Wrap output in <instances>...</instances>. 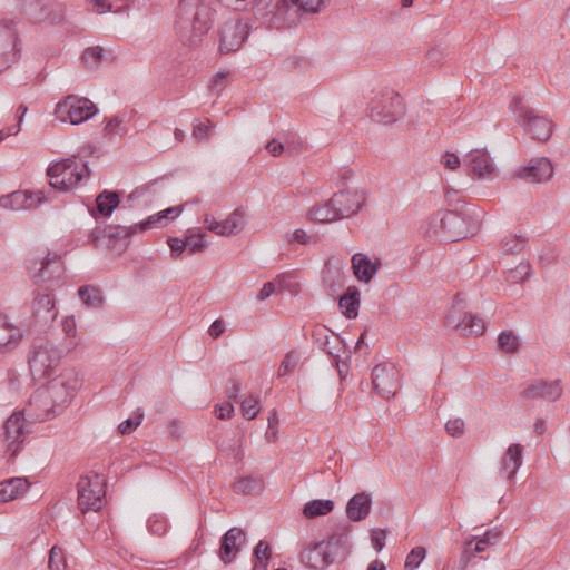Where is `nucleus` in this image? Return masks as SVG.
<instances>
[{"instance_id": "obj_22", "label": "nucleus", "mask_w": 570, "mask_h": 570, "mask_svg": "<svg viewBox=\"0 0 570 570\" xmlns=\"http://www.w3.org/2000/svg\"><path fill=\"white\" fill-rule=\"evenodd\" d=\"M518 176L530 183L548 181L553 176V166L547 157L533 158L528 166L519 169Z\"/></svg>"}, {"instance_id": "obj_60", "label": "nucleus", "mask_w": 570, "mask_h": 570, "mask_svg": "<svg viewBox=\"0 0 570 570\" xmlns=\"http://www.w3.org/2000/svg\"><path fill=\"white\" fill-rule=\"evenodd\" d=\"M386 532L382 529L374 530L371 534V542L376 551H381L385 546Z\"/></svg>"}, {"instance_id": "obj_51", "label": "nucleus", "mask_w": 570, "mask_h": 570, "mask_svg": "<svg viewBox=\"0 0 570 570\" xmlns=\"http://www.w3.org/2000/svg\"><path fill=\"white\" fill-rule=\"evenodd\" d=\"M142 417H144L142 410L137 409V411L135 412V419L129 417L119 424V426H118L119 432L121 434H130L138 425H140Z\"/></svg>"}, {"instance_id": "obj_28", "label": "nucleus", "mask_w": 570, "mask_h": 570, "mask_svg": "<svg viewBox=\"0 0 570 570\" xmlns=\"http://www.w3.org/2000/svg\"><path fill=\"white\" fill-rule=\"evenodd\" d=\"M464 225L465 222L460 214L445 210L443 216L444 235H442V239L456 242L466 238L468 234L463 229Z\"/></svg>"}, {"instance_id": "obj_27", "label": "nucleus", "mask_w": 570, "mask_h": 570, "mask_svg": "<svg viewBox=\"0 0 570 570\" xmlns=\"http://www.w3.org/2000/svg\"><path fill=\"white\" fill-rule=\"evenodd\" d=\"M312 337L314 343L322 351L333 356L334 358H338V346L342 343L338 335H334L331 330L325 326H316L313 330Z\"/></svg>"}, {"instance_id": "obj_49", "label": "nucleus", "mask_w": 570, "mask_h": 570, "mask_svg": "<svg viewBox=\"0 0 570 570\" xmlns=\"http://www.w3.org/2000/svg\"><path fill=\"white\" fill-rule=\"evenodd\" d=\"M531 266L528 262H521L514 269L509 273V279L513 283L524 282L530 277Z\"/></svg>"}, {"instance_id": "obj_35", "label": "nucleus", "mask_w": 570, "mask_h": 570, "mask_svg": "<svg viewBox=\"0 0 570 570\" xmlns=\"http://www.w3.org/2000/svg\"><path fill=\"white\" fill-rule=\"evenodd\" d=\"M219 236L234 235L244 226V213L236 209L226 219L219 222Z\"/></svg>"}, {"instance_id": "obj_23", "label": "nucleus", "mask_w": 570, "mask_h": 570, "mask_svg": "<svg viewBox=\"0 0 570 570\" xmlns=\"http://www.w3.org/2000/svg\"><path fill=\"white\" fill-rule=\"evenodd\" d=\"M563 393V386L561 380H554L551 382L539 380L529 385L523 392L522 396L525 399H544L550 402H554L561 397Z\"/></svg>"}, {"instance_id": "obj_21", "label": "nucleus", "mask_w": 570, "mask_h": 570, "mask_svg": "<svg viewBox=\"0 0 570 570\" xmlns=\"http://www.w3.org/2000/svg\"><path fill=\"white\" fill-rule=\"evenodd\" d=\"M31 314L33 322L40 326H47L53 322L58 315L53 296L38 293L31 303Z\"/></svg>"}, {"instance_id": "obj_44", "label": "nucleus", "mask_w": 570, "mask_h": 570, "mask_svg": "<svg viewBox=\"0 0 570 570\" xmlns=\"http://www.w3.org/2000/svg\"><path fill=\"white\" fill-rule=\"evenodd\" d=\"M301 356L295 351H289L283 358L279 368L278 376H285L289 374L299 363Z\"/></svg>"}, {"instance_id": "obj_33", "label": "nucleus", "mask_w": 570, "mask_h": 570, "mask_svg": "<svg viewBox=\"0 0 570 570\" xmlns=\"http://www.w3.org/2000/svg\"><path fill=\"white\" fill-rule=\"evenodd\" d=\"M323 285L327 294L335 297L343 288L345 279L338 269H326L322 276Z\"/></svg>"}, {"instance_id": "obj_26", "label": "nucleus", "mask_w": 570, "mask_h": 570, "mask_svg": "<svg viewBox=\"0 0 570 570\" xmlns=\"http://www.w3.org/2000/svg\"><path fill=\"white\" fill-rule=\"evenodd\" d=\"M380 267V259L372 261L363 253H356L352 256V268L360 282L370 283Z\"/></svg>"}, {"instance_id": "obj_48", "label": "nucleus", "mask_w": 570, "mask_h": 570, "mask_svg": "<svg viewBox=\"0 0 570 570\" xmlns=\"http://www.w3.org/2000/svg\"><path fill=\"white\" fill-rule=\"evenodd\" d=\"M48 567L50 570H65V557L61 548L53 546L49 552Z\"/></svg>"}, {"instance_id": "obj_39", "label": "nucleus", "mask_w": 570, "mask_h": 570, "mask_svg": "<svg viewBox=\"0 0 570 570\" xmlns=\"http://www.w3.org/2000/svg\"><path fill=\"white\" fill-rule=\"evenodd\" d=\"M500 350L508 354H514L519 350V338L511 331H503L498 336Z\"/></svg>"}, {"instance_id": "obj_53", "label": "nucleus", "mask_w": 570, "mask_h": 570, "mask_svg": "<svg viewBox=\"0 0 570 570\" xmlns=\"http://www.w3.org/2000/svg\"><path fill=\"white\" fill-rule=\"evenodd\" d=\"M464 425L465 424L462 419L455 417L446 422L445 430L450 435L459 438L464 433Z\"/></svg>"}, {"instance_id": "obj_36", "label": "nucleus", "mask_w": 570, "mask_h": 570, "mask_svg": "<svg viewBox=\"0 0 570 570\" xmlns=\"http://www.w3.org/2000/svg\"><path fill=\"white\" fill-rule=\"evenodd\" d=\"M334 509V502L332 500L315 499L308 501L303 508V514L313 519L320 515H326Z\"/></svg>"}, {"instance_id": "obj_43", "label": "nucleus", "mask_w": 570, "mask_h": 570, "mask_svg": "<svg viewBox=\"0 0 570 570\" xmlns=\"http://www.w3.org/2000/svg\"><path fill=\"white\" fill-rule=\"evenodd\" d=\"M443 216L444 212H438L431 216L426 229L430 237L442 238V235H444Z\"/></svg>"}, {"instance_id": "obj_45", "label": "nucleus", "mask_w": 570, "mask_h": 570, "mask_svg": "<svg viewBox=\"0 0 570 570\" xmlns=\"http://www.w3.org/2000/svg\"><path fill=\"white\" fill-rule=\"evenodd\" d=\"M240 410H242V414L247 420L255 419L257 416V414L259 413L258 399L254 395L247 396L246 399H244L242 401Z\"/></svg>"}, {"instance_id": "obj_3", "label": "nucleus", "mask_w": 570, "mask_h": 570, "mask_svg": "<svg viewBox=\"0 0 570 570\" xmlns=\"http://www.w3.org/2000/svg\"><path fill=\"white\" fill-rule=\"evenodd\" d=\"M350 549L348 532H334L325 540L311 542L301 551L299 560L311 570H325L337 559L346 558Z\"/></svg>"}, {"instance_id": "obj_55", "label": "nucleus", "mask_w": 570, "mask_h": 570, "mask_svg": "<svg viewBox=\"0 0 570 570\" xmlns=\"http://www.w3.org/2000/svg\"><path fill=\"white\" fill-rule=\"evenodd\" d=\"M500 533L499 532H495L493 533L492 531H488L483 534V537H481L476 543H475V547H474V553H479V552H482L487 549L488 544L492 543L493 541L498 540Z\"/></svg>"}, {"instance_id": "obj_18", "label": "nucleus", "mask_w": 570, "mask_h": 570, "mask_svg": "<svg viewBox=\"0 0 570 570\" xmlns=\"http://www.w3.org/2000/svg\"><path fill=\"white\" fill-rule=\"evenodd\" d=\"M249 35V26L242 20L227 21L220 31L222 52L227 53L238 50Z\"/></svg>"}, {"instance_id": "obj_20", "label": "nucleus", "mask_w": 570, "mask_h": 570, "mask_svg": "<svg viewBox=\"0 0 570 570\" xmlns=\"http://www.w3.org/2000/svg\"><path fill=\"white\" fill-rule=\"evenodd\" d=\"M246 543V533L237 527L230 528L222 538L219 558L224 563H230Z\"/></svg>"}, {"instance_id": "obj_19", "label": "nucleus", "mask_w": 570, "mask_h": 570, "mask_svg": "<svg viewBox=\"0 0 570 570\" xmlns=\"http://www.w3.org/2000/svg\"><path fill=\"white\" fill-rule=\"evenodd\" d=\"M464 163L478 178H490L495 171L494 161L484 148L470 150L464 157Z\"/></svg>"}, {"instance_id": "obj_54", "label": "nucleus", "mask_w": 570, "mask_h": 570, "mask_svg": "<svg viewBox=\"0 0 570 570\" xmlns=\"http://www.w3.org/2000/svg\"><path fill=\"white\" fill-rule=\"evenodd\" d=\"M148 529L154 534L163 535L167 531V523L163 518L154 515L148 519Z\"/></svg>"}, {"instance_id": "obj_57", "label": "nucleus", "mask_w": 570, "mask_h": 570, "mask_svg": "<svg viewBox=\"0 0 570 570\" xmlns=\"http://www.w3.org/2000/svg\"><path fill=\"white\" fill-rule=\"evenodd\" d=\"M167 244L170 247V253L174 258H179L184 250H186L185 239L169 237Z\"/></svg>"}, {"instance_id": "obj_47", "label": "nucleus", "mask_w": 570, "mask_h": 570, "mask_svg": "<svg viewBox=\"0 0 570 570\" xmlns=\"http://www.w3.org/2000/svg\"><path fill=\"white\" fill-rule=\"evenodd\" d=\"M168 224V220L165 218V215L161 212L150 215L145 220L138 223L139 233L146 232L151 228L163 227Z\"/></svg>"}, {"instance_id": "obj_62", "label": "nucleus", "mask_w": 570, "mask_h": 570, "mask_svg": "<svg viewBox=\"0 0 570 570\" xmlns=\"http://www.w3.org/2000/svg\"><path fill=\"white\" fill-rule=\"evenodd\" d=\"M217 417L220 420L230 419L234 414V405L230 402H225L217 405L215 409Z\"/></svg>"}, {"instance_id": "obj_59", "label": "nucleus", "mask_w": 570, "mask_h": 570, "mask_svg": "<svg viewBox=\"0 0 570 570\" xmlns=\"http://www.w3.org/2000/svg\"><path fill=\"white\" fill-rule=\"evenodd\" d=\"M441 164L451 170H455L460 167L461 160L454 153L446 151L441 157Z\"/></svg>"}, {"instance_id": "obj_1", "label": "nucleus", "mask_w": 570, "mask_h": 570, "mask_svg": "<svg viewBox=\"0 0 570 570\" xmlns=\"http://www.w3.org/2000/svg\"><path fill=\"white\" fill-rule=\"evenodd\" d=\"M81 385L79 373L75 368H67L58 376L49 381L45 389L38 390L32 395V405H43V412L30 415L39 422L50 420L57 415L73 397Z\"/></svg>"}, {"instance_id": "obj_38", "label": "nucleus", "mask_w": 570, "mask_h": 570, "mask_svg": "<svg viewBox=\"0 0 570 570\" xmlns=\"http://www.w3.org/2000/svg\"><path fill=\"white\" fill-rule=\"evenodd\" d=\"M277 292L286 291L293 295H297L299 293V284L295 278V275L292 273H283L277 275L275 278Z\"/></svg>"}, {"instance_id": "obj_4", "label": "nucleus", "mask_w": 570, "mask_h": 570, "mask_svg": "<svg viewBox=\"0 0 570 570\" xmlns=\"http://www.w3.org/2000/svg\"><path fill=\"white\" fill-rule=\"evenodd\" d=\"M366 202L364 189H342L328 200L315 205L309 210V217L318 223H332L357 214Z\"/></svg>"}, {"instance_id": "obj_56", "label": "nucleus", "mask_w": 570, "mask_h": 570, "mask_svg": "<svg viewBox=\"0 0 570 570\" xmlns=\"http://www.w3.org/2000/svg\"><path fill=\"white\" fill-rule=\"evenodd\" d=\"M271 547L267 542L261 540L254 549V558L256 561L268 562L271 558Z\"/></svg>"}, {"instance_id": "obj_5", "label": "nucleus", "mask_w": 570, "mask_h": 570, "mask_svg": "<svg viewBox=\"0 0 570 570\" xmlns=\"http://www.w3.org/2000/svg\"><path fill=\"white\" fill-rule=\"evenodd\" d=\"M50 180V188L46 190L50 200L55 190L67 191L77 186L83 178L89 176L87 163L77 159L75 156L50 165L47 169Z\"/></svg>"}, {"instance_id": "obj_42", "label": "nucleus", "mask_w": 570, "mask_h": 570, "mask_svg": "<svg viewBox=\"0 0 570 570\" xmlns=\"http://www.w3.org/2000/svg\"><path fill=\"white\" fill-rule=\"evenodd\" d=\"M104 130L107 136H120V137L126 135L128 131L122 116L111 117L107 121Z\"/></svg>"}, {"instance_id": "obj_25", "label": "nucleus", "mask_w": 570, "mask_h": 570, "mask_svg": "<svg viewBox=\"0 0 570 570\" xmlns=\"http://www.w3.org/2000/svg\"><path fill=\"white\" fill-rule=\"evenodd\" d=\"M21 340V330L12 324L7 315L0 314V352L14 350Z\"/></svg>"}, {"instance_id": "obj_32", "label": "nucleus", "mask_w": 570, "mask_h": 570, "mask_svg": "<svg viewBox=\"0 0 570 570\" xmlns=\"http://www.w3.org/2000/svg\"><path fill=\"white\" fill-rule=\"evenodd\" d=\"M234 6L236 10H252L254 14L258 18H265L272 14L275 7L268 11L269 2L267 0H234Z\"/></svg>"}, {"instance_id": "obj_40", "label": "nucleus", "mask_w": 570, "mask_h": 570, "mask_svg": "<svg viewBox=\"0 0 570 570\" xmlns=\"http://www.w3.org/2000/svg\"><path fill=\"white\" fill-rule=\"evenodd\" d=\"M80 299L88 306V307H98L102 303V297L100 294V291L86 285L81 286L78 291Z\"/></svg>"}, {"instance_id": "obj_13", "label": "nucleus", "mask_w": 570, "mask_h": 570, "mask_svg": "<svg viewBox=\"0 0 570 570\" xmlns=\"http://www.w3.org/2000/svg\"><path fill=\"white\" fill-rule=\"evenodd\" d=\"M20 58L18 32L13 21H0V73Z\"/></svg>"}, {"instance_id": "obj_37", "label": "nucleus", "mask_w": 570, "mask_h": 570, "mask_svg": "<svg viewBox=\"0 0 570 570\" xmlns=\"http://www.w3.org/2000/svg\"><path fill=\"white\" fill-rule=\"evenodd\" d=\"M262 489L263 481L253 476L240 478L233 484V490L237 494H254L261 492Z\"/></svg>"}, {"instance_id": "obj_12", "label": "nucleus", "mask_w": 570, "mask_h": 570, "mask_svg": "<svg viewBox=\"0 0 570 570\" xmlns=\"http://www.w3.org/2000/svg\"><path fill=\"white\" fill-rule=\"evenodd\" d=\"M455 303L452 305L448 316L446 326L455 330L460 335L472 336L482 335L485 331V323L480 316L464 312L460 307L459 295L455 296Z\"/></svg>"}, {"instance_id": "obj_15", "label": "nucleus", "mask_w": 570, "mask_h": 570, "mask_svg": "<svg viewBox=\"0 0 570 570\" xmlns=\"http://www.w3.org/2000/svg\"><path fill=\"white\" fill-rule=\"evenodd\" d=\"M50 202L46 190H17L0 197V207L11 210L35 209L39 205Z\"/></svg>"}, {"instance_id": "obj_24", "label": "nucleus", "mask_w": 570, "mask_h": 570, "mask_svg": "<svg viewBox=\"0 0 570 570\" xmlns=\"http://www.w3.org/2000/svg\"><path fill=\"white\" fill-rule=\"evenodd\" d=\"M523 446L521 444H510L501 459L500 476L511 481L522 465Z\"/></svg>"}, {"instance_id": "obj_11", "label": "nucleus", "mask_w": 570, "mask_h": 570, "mask_svg": "<svg viewBox=\"0 0 570 570\" xmlns=\"http://www.w3.org/2000/svg\"><path fill=\"white\" fill-rule=\"evenodd\" d=\"M96 105L86 97L69 95L56 106V115L63 122L79 125L97 114Z\"/></svg>"}, {"instance_id": "obj_50", "label": "nucleus", "mask_w": 570, "mask_h": 570, "mask_svg": "<svg viewBox=\"0 0 570 570\" xmlns=\"http://www.w3.org/2000/svg\"><path fill=\"white\" fill-rule=\"evenodd\" d=\"M204 237V234L187 235L185 237L186 250H188L189 254H196L204 250L206 247Z\"/></svg>"}, {"instance_id": "obj_17", "label": "nucleus", "mask_w": 570, "mask_h": 570, "mask_svg": "<svg viewBox=\"0 0 570 570\" xmlns=\"http://www.w3.org/2000/svg\"><path fill=\"white\" fill-rule=\"evenodd\" d=\"M62 272L61 257L56 253L48 252L35 262L31 267V278L37 285H42L59 278Z\"/></svg>"}, {"instance_id": "obj_64", "label": "nucleus", "mask_w": 570, "mask_h": 570, "mask_svg": "<svg viewBox=\"0 0 570 570\" xmlns=\"http://www.w3.org/2000/svg\"><path fill=\"white\" fill-rule=\"evenodd\" d=\"M210 130V126L204 122H198L194 125L193 135L195 138L202 140L205 139Z\"/></svg>"}, {"instance_id": "obj_34", "label": "nucleus", "mask_w": 570, "mask_h": 570, "mask_svg": "<svg viewBox=\"0 0 570 570\" xmlns=\"http://www.w3.org/2000/svg\"><path fill=\"white\" fill-rule=\"evenodd\" d=\"M119 205V195L116 191L104 190L97 196V210L104 217H109Z\"/></svg>"}, {"instance_id": "obj_41", "label": "nucleus", "mask_w": 570, "mask_h": 570, "mask_svg": "<svg viewBox=\"0 0 570 570\" xmlns=\"http://www.w3.org/2000/svg\"><path fill=\"white\" fill-rule=\"evenodd\" d=\"M102 233L109 238L128 237L139 233V227L138 224L132 226L108 225L104 228Z\"/></svg>"}, {"instance_id": "obj_52", "label": "nucleus", "mask_w": 570, "mask_h": 570, "mask_svg": "<svg viewBox=\"0 0 570 570\" xmlns=\"http://www.w3.org/2000/svg\"><path fill=\"white\" fill-rule=\"evenodd\" d=\"M102 56H104L102 48H100V47L87 48L82 53V60L88 67L95 68L96 66H98Z\"/></svg>"}, {"instance_id": "obj_63", "label": "nucleus", "mask_w": 570, "mask_h": 570, "mask_svg": "<svg viewBox=\"0 0 570 570\" xmlns=\"http://www.w3.org/2000/svg\"><path fill=\"white\" fill-rule=\"evenodd\" d=\"M277 292L275 279L267 282L263 285L262 289L257 294L258 301L267 299L272 294Z\"/></svg>"}, {"instance_id": "obj_30", "label": "nucleus", "mask_w": 570, "mask_h": 570, "mask_svg": "<svg viewBox=\"0 0 570 570\" xmlns=\"http://www.w3.org/2000/svg\"><path fill=\"white\" fill-rule=\"evenodd\" d=\"M26 478H11L0 482V502H9L23 495L29 489Z\"/></svg>"}, {"instance_id": "obj_16", "label": "nucleus", "mask_w": 570, "mask_h": 570, "mask_svg": "<svg viewBox=\"0 0 570 570\" xmlns=\"http://www.w3.org/2000/svg\"><path fill=\"white\" fill-rule=\"evenodd\" d=\"M291 6H295L305 12L315 13L324 6V0H278L275 10L272 12L273 18L269 19L271 24L277 29L289 26L294 21V19L287 18Z\"/></svg>"}, {"instance_id": "obj_7", "label": "nucleus", "mask_w": 570, "mask_h": 570, "mask_svg": "<svg viewBox=\"0 0 570 570\" xmlns=\"http://www.w3.org/2000/svg\"><path fill=\"white\" fill-rule=\"evenodd\" d=\"M405 112L402 97L393 89L385 88L373 97L367 107L368 117L376 122L393 124Z\"/></svg>"}, {"instance_id": "obj_2", "label": "nucleus", "mask_w": 570, "mask_h": 570, "mask_svg": "<svg viewBox=\"0 0 570 570\" xmlns=\"http://www.w3.org/2000/svg\"><path fill=\"white\" fill-rule=\"evenodd\" d=\"M213 10L207 0H178L175 29L190 46L197 43L212 26Z\"/></svg>"}, {"instance_id": "obj_46", "label": "nucleus", "mask_w": 570, "mask_h": 570, "mask_svg": "<svg viewBox=\"0 0 570 570\" xmlns=\"http://www.w3.org/2000/svg\"><path fill=\"white\" fill-rule=\"evenodd\" d=\"M426 557V550L423 547L413 548L406 557L405 568L410 570H415L420 567L422 561Z\"/></svg>"}, {"instance_id": "obj_61", "label": "nucleus", "mask_w": 570, "mask_h": 570, "mask_svg": "<svg viewBox=\"0 0 570 570\" xmlns=\"http://www.w3.org/2000/svg\"><path fill=\"white\" fill-rule=\"evenodd\" d=\"M240 390V383L230 379L226 384L225 394L229 400L237 401Z\"/></svg>"}, {"instance_id": "obj_10", "label": "nucleus", "mask_w": 570, "mask_h": 570, "mask_svg": "<svg viewBox=\"0 0 570 570\" xmlns=\"http://www.w3.org/2000/svg\"><path fill=\"white\" fill-rule=\"evenodd\" d=\"M510 108L518 115V124L524 127L532 138L547 141L551 137L553 122L549 118L539 116L533 109L524 107L520 98H514Z\"/></svg>"}, {"instance_id": "obj_58", "label": "nucleus", "mask_w": 570, "mask_h": 570, "mask_svg": "<svg viewBox=\"0 0 570 570\" xmlns=\"http://www.w3.org/2000/svg\"><path fill=\"white\" fill-rule=\"evenodd\" d=\"M525 239L514 236L512 239L505 240L503 249L505 253H520L525 246Z\"/></svg>"}, {"instance_id": "obj_31", "label": "nucleus", "mask_w": 570, "mask_h": 570, "mask_svg": "<svg viewBox=\"0 0 570 570\" xmlns=\"http://www.w3.org/2000/svg\"><path fill=\"white\" fill-rule=\"evenodd\" d=\"M360 291L356 286L347 287L344 295L340 297L338 306L343 315L350 320L356 318L360 308Z\"/></svg>"}, {"instance_id": "obj_6", "label": "nucleus", "mask_w": 570, "mask_h": 570, "mask_svg": "<svg viewBox=\"0 0 570 570\" xmlns=\"http://www.w3.org/2000/svg\"><path fill=\"white\" fill-rule=\"evenodd\" d=\"M63 351L46 338L33 342L28 355V363L35 380H42L51 375L59 365Z\"/></svg>"}, {"instance_id": "obj_29", "label": "nucleus", "mask_w": 570, "mask_h": 570, "mask_svg": "<svg viewBox=\"0 0 570 570\" xmlns=\"http://www.w3.org/2000/svg\"><path fill=\"white\" fill-rule=\"evenodd\" d=\"M371 508V494L366 492H360L348 500L346 504V515L352 521H361L370 514Z\"/></svg>"}, {"instance_id": "obj_9", "label": "nucleus", "mask_w": 570, "mask_h": 570, "mask_svg": "<svg viewBox=\"0 0 570 570\" xmlns=\"http://www.w3.org/2000/svg\"><path fill=\"white\" fill-rule=\"evenodd\" d=\"M31 423L24 412L12 413L3 423L1 440L10 459H14L27 443Z\"/></svg>"}, {"instance_id": "obj_14", "label": "nucleus", "mask_w": 570, "mask_h": 570, "mask_svg": "<svg viewBox=\"0 0 570 570\" xmlns=\"http://www.w3.org/2000/svg\"><path fill=\"white\" fill-rule=\"evenodd\" d=\"M372 383L380 396L390 399L400 387V372L394 364H379L373 368Z\"/></svg>"}, {"instance_id": "obj_8", "label": "nucleus", "mask_w": 570, "mask_h": 570, "mask_svg": "<svg viewBox=\"0 0 570 570\" xmlns=\"http://www.w3.org/2000/svg\"><path fill=\"white\" fill-rule=\"evenodd\" d=\"M78 508L81 513L99 511L106 495V480L98 473H89L78 481Z\"/></svg>"}]
</instances>
